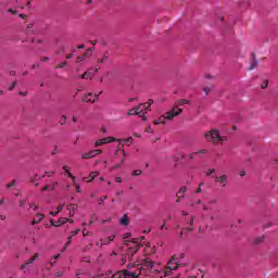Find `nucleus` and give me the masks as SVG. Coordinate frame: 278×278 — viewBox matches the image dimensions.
Masks as SVG:
<instances>
[{"label": "nucleus", "mask_w": 278, "mask_h": 278, "mask_svg": "<svg viewBox=\"0 0 278 278\" xmlns=\"http://www.w3.org/2000/svg\"><path fill=\"white\" fill-rule=\"evenodd\" d=\"M204 138L213 144H223V142H227V136H220V131L217 129H212L204 134Z\"/></svg>", "instance_id": "f257e3e1"}, {"label": "nucleus", "mask_w": 278, "mask_h": 278, "mask_svg": "<svg viewBox=\"0 0 278 278\" xmlns=\"http://www.w3.org/2000/svg\"><path fill=\"white\" fill-rule=\"evenodd\" d=\"M184 112V109H172L166 113L165 116H160L156 121H154V125H166V121H173L175 116H179Z\"/></svg>", "instance_id": "f03ea898"}, {"label": "nucleus", "mask_w": 278, "mask_h": 278, "mask_svg": "<svg viewBox=\"0 0 278 278\" xmlns=\"http://www.w3.org/2000/svg\"><path fill=\"white\" fill-rule=\"evenodd\" d=\"M154 266L155 263L147 257L141 262V268L138 269L137 275H149V273H153Z\"/></svg>", "instance_id": "7ed1b4c3"}, {"label": "nucleus", "mask_w": 278, "mask_h": 278, "mask_svg": "<svg viewBox=\"0 0 278 278\" xmlns=\"http://www.w3.org/2000/svg\"><path fill=\"white\" fill-rule=\"evenodd\" d=\"M179 266H184V264H179L177 262V258L175 256H173L168 264H167V267L165 269V277H168V275H170V271L172 270H177L179 268Z\"/></svg>", "instance_id": "20e7f679"}, {"label": "nucleus", "mask_w": 278, "mask_h": 278, "mask_svg": "<svg viewBox=\"0 0 278 278\" xmlns=\"http://www.w3.org/2000/svg\"><path fill=\"white\" fill-rule=\"evenodd\" d=\"M111 278H138V271L119 270L116 271Z\"/></svg>", "instance_id": "39448f33"}, {"label": "nucleus", "mask_w": 278, "mask_h": 278, "mask_svg": "<svg viewBox=\"0 0 278 278\" xmlns=\"http://www.w3.org/2000/svg\"><path fill=\"white\" fill-rule=\"evenodd\" d=\"M213 179L219 184L220 188H227V184H229V177L227 175L213 176Z\"/></svg>", "instance_id": "423d86ee"}, {"label": "nucleus", "mask_w": 278, "mask_h": 278, "mask_svg": "<svg viewBox=\"0 0 278 278\" xmlns=\"http://www.w3.org/2000/svg\"><path fill=\"white\" fill-rule=\"evenodd\" d=\"M142 108H146V104H139L138 106L130 109L128 111V116H138L142 114Z\"/></svg>", "instance_id": "0eeeda50"}, {"label": "nucleus", "mask_w": 278, "mask_h": 278, "mask_svg": "<svg viewBox=\"0 0 278 278\" xmlns=\"http://www.w3.org/2000/svg\"><path fill=\"white\" fill-rule=\"evenodd\" d=\"M100 93H94V99H92V92H89L84 96L83 101L84 103H96V101L99 99Z\"/></svg>", "instance_id": "6e6552de"}, {"label": "nucleus", "mask_w": 278, "mask_h": 278, "mask_svg": "<svg viewBox=\"0 0 278 278\" xmlns=\"http://www.w3.org/2000/svg\"><path fill=\"white\" fill-rule=\"evenodd\" d=\"M40 254L35 253L33 257H30L28 261H26L22 266H21V270H25V268H27V266H29V264H33L35 261L38 260Z\"/></svg>", "instance_id": "1a4fd4ad"}, {"label": "nucleus", "mask_w": 278, "mask_h": 278, "mask_svg": "<svg viewBox=\"0 0 278 278\" xmlns=\"http://www.w3.org/2000/svg\"><path fill=\"white\" fill-rule=\"evenodd\" d=\"M188 103H190L189 100L180 99L177 102H175L173 110H175V112H177V110H180L179 108H181V105H188Z\"/></svg>", "instance_id": "9d476101"}, {"label": "nucleus", "mask_w": 278, "mask_h": 278, "mask_svg": "<svg viewBox=\"0 0 278 278\" xmlns=\"http://www.w3.org/2000/svg\"><path fill=\"white\" fill-rule=\"evenodd\" d=\"M140 247H142V244H138L135 248H129L128 249V257H130V260L134 257V255H136V253H138V251H140Z\"/></svg>", "instance_id": "9b49d317"}, {"label": "nucleus", "mask_w": 278, "mask_h": 278, "mask_svg": "<svg viewBox=\"0 0 278 278\" xmlns=\"http://www.w3.org/2000/svg\"><path fill=\"white\" fill-rule=\"evenodd\" d=\"M98 175H99V172H91L89 174V180H88V177H84L83 181H86L87 184H90V182L94 181V178L98 177Z\"/></svg>", "instance_id": "f8f14e48"}, {"label": "nucleus", "mask_w": 278, "mask_h": 278, "mask_svg": "<svg viewBox=\"0 0 278 278\" xmlns=\"http://www.w3.org/2000/svg\"><path fill=\"white\" fill-rule=\"evenodd\" d=\"M102 144H110V142H121V139H116L114 137H106V138H102Z\"/></svg>", "instance_id": "ddd939ff"}, {"label": "nucleus", "mask_w": 278, "mask_h": 278, "mask_svg": "<svg viewBox=\"0 0 278 278\" xmlns=\"http://www.w3.org/2000/svg\"><path fill=\"white\" fill-rule=\"evenodd\" d=\"M110 60V52H104L101 59H98V64H105Z\"/></svg>", "instance_id": "4468645a"}, {"label": "nucleus", "mask_w": 278, "mask_h": 278, "mask_svg": "<svg viewBox=\"0 0 278 278\" xmlns=\"http://www.w3.org/2000/svg\"><path fill=\"white\" fill-rule=\"evenodd\" d=\"M77 204H68L67 210L70 212V216H75V212H77Z\"/></svg>", "instance_id": "2eb2a0df"}, {"label": "nucleus", "mask_w": 278, "mask_h": 278, "mask_svg": "<svg viewBox=\"0 0 278 278\" xmlns=\"http://www.w3.org/2000/svg\"><path fill=\"white\" fill-rule=\"evenodd\" d=\"M45 215L42 213L36 214V218L33 219L31 225H38L41 220H43Z\"/></svg>", "instance_id": "dca6fc26"}, {"label": "nucleus", "mask_w": 278, "mask_h": 278, "mask_svg": "<svg viewBox=\"0 0 278 278\" xmlns=\"http://www.w3.org/2000/svg\"><path fill=\"white\" fill-rule=\"evenodd\" d=\"M70 177L73 181V186L77 189V192L80 193L81 192V190H80L81 187L77 184V180L75 179V176H73V174H70Z\"/></svg>", "instance_id": "f3484780"}, {"label": "nucleus", "mask_w": 278, "mask_h": 278, "mask_svg": "<svg viewBox=\"0 0 278 278\" xmlns=\"http://www.w3.org/2000/svg\"><path fill=\"white\" fill-rule=\"evenodd\" d=\"M113 240H114V236L113 237H109L106 240L101 239L100 240L101 241L100 248H103V247L110 244V242H112Z\"/></svg>", "instance_id": "a211bd4d"}, {"label": "nucleus", "mask_w": 278, "mask_h": 278, "mask_svg": "<svg viewBox=\"0 0 278 278\" xmlns=\"http://www.w3.org/2000/svg\"><path fill=\"white\" fill-rule=\"evenodd\" d=\"M121 225H124L125 227H127V225H129V216L124 215L121 220H119Z\"/></svg>", "instance_id": "6ab92c4d"}, {"label": "nucleus", "mask_w": 278, "mask_h": 278, "mask_svg": "<svg viewBox=\"0 0 278 278\" xmlns=\"http://www.w3.org/2000/svg\"><path fill=\"white\" fill-rule=\"evenodd\" d=\"M258 66V61L257 59H254L251 64H250V67L248 68V71H254V68H257Z\"/></svg>", "instance_id": "aec40b11"}, {"label": "nucleus", "mask_w": 278, "mask_h": 278, "mask_svg": "<svg viewBox=\"0 0 278 278\" xmlns=\"http://www.w3.org/2000/svg\"><path fill=\"white\" fill-rule=\"evenodd\" d=\"M90 157H94V155L92 154V151H89V152L84 153V154L81 155V159H83V160H90Z\"/></svg>", "instance_id": "412c9836"}, {"label": "nucleus", "mask_w": 278, "mask_h": 278, "mask_svg": "<svg viewBox=\"0 0 278 278\" xmlns=\"http://www.w3.org/2000/svg\"><path fill=\"white\" fill-rule=\"evenodd\" d=\"M86 58H88V51L87 52H85L83 55H79L78 58H77V64H79V62H84V60H86Z\"/></svg>", "instance_id": "4be33fe9"}, {"label": "nucleus", "mask_w": 278, "mask_h": 278, "mask_svg": "<svg viewBox=\"0 0 278 278\" xmlns=\"http://www.w3.org/2000/svg\"><path fill=\"white\" fill-rule=\"evenodd\" d=\"M264 236L257 237L256 239H254V244L260 245L262 244V242H264Z\"/></svg>", "instance_id": "5701e85b"}, {"label": "nucleus", "mask_w": 278, "mask_h": 278, "mask_svg": "<svg viewBox=\"0 0 278 278\" xmlns=\"http://www.w3.org/2000/svg\"><path fill=\"white\" fill-rule=\"evenodd\" d=\"M203 186H205V182L199 184V188L195 190V194H201V192H203Z\"/></svg>", "instance_id": "b1692460"}, {"label": "nucleus", "mask_w": 278, "mask_h": 278, "mask_svg": "<svg viewBox=\"0 0 278 278\" xmlns=\"http://www.w3.org/2000/svg\"><path fill=\"white\" fill-rule=\"evenodd\" d=\"M123 142H125L126 144H131L134 142V137H128L126 139H123Z\"/></svg>", "instance_id": "393cba45"}, {"label": "nucleus", "mask_w": 278, "mask_h": 278, "mask_svg": "<svg viewBox=\"0 0 278 278\" xmlns=\"http://www.w3.org/2000/svg\"><path fill=\"white\" fill-rule=\"evenodd\" d=\"M66 223H68V218H66V217H61V218L59 219V226H60V225H64V224H66Z\"/></svg>", "instance_id": "a878e982"}, {"label": "nucleus", "mask_w": 278, "mask_h": 278, "mask_svg": "<svg viewBox=\"0 0 278 278\" xmlns=\"http://www.w3.org/2000/svg\"><path fill=\"white\" fill-rule=\"evenodd\" d=\"M140 175H142V169H137L132 172L134 177H140Z\"/></svg>", "instance_id": "bb28decb"}, {"label": "nucleus", "mask_w": 278, "mask_h": 278, "mask_svg": "<svg viewBox=\"0 0 278 278\" xmlns=\"http://www.w3.org/2000/svg\"><path fill=\"white\" fill-rule=\"evenodd\" d=\"M66 115H62L61 118H60V125H66Z\"/></svg>", "instance_id": "cd10ccee"}, {"label": "nucleus", "mask_w": 278, "mask_h": 278, "mask_svg": "<svg viewBox=\"0 0 278 278\" xmlns=\"http://www.w3.org/2000/svg\"><path fill=\"white\" fill-rule=\"evenodd\" d=\"M216 203H218V200L216 198H213L207 202V205H216Z\"/></svg>", "instance_id": "c85d7f7f"}, {"label": "nucleus", "mask_w": 278, "mask_h": 278, "mask_svg": "<svg viewBox=\"0 0 278 278\" xmlns=\"http://www.w3.org/2000/svg\"><path fill=\"white\" fill-rule=\"evenodd\" d=\"M14 186H16V179H13L9 185H7V188L10 190V188H14Z\"/></svg>", "instance_id": "c756f323"}, {"label": "nucleus", "mask_w": 278, "mask_h": 278, "mask_svg": "<svg viewBox=\"0 0 278 278\" xmlns=\"http://www.w3.org/2000/svg\"><path fill=\"white\" fill-rule=\"evenodd\" d=\"M68 65V61H64L62 63H60L56 68H64V66H67Z\"/></svg>", "instance_id": "7c9ffc66"}, {"label": "nucleus", "mask_w": 278, "mask_h": 278, "mask_svg": "<svg viewBox=\"0 0 278 278\" xmlns=\"http://www.w3.org/2000/svg\"><path fill=\"white\" fill-rule=\"evenodd\" d=\"M214 173H216V169H215V168H211V169H207V170H206L207 177L214 175Z\"/></svg>", "instance_id": "2f4dec72"}, {"label": "nucleus", "mask_w": 278, "mask_h": 278, "mask_svg": "<svg viewBox=\"0 0 278 278\" xmlns=\"http://www.w3.org/2000/svg\"><path fill=\"white\" fill-rule=\"evenodd\" d=\"M187 190H188V187L180 188V190L177 193V197H179V194H181V193L184 194Z\"/></svg>", "instance_id": "473e14b6"}, {"label": "nucleus", "mask_w": 278, "mask_h": 278, "mask_svg": "<svg viewBox=\"0 0 278 278\" xmlns=\"http://www.w3.org/2000/svg\"><path fill=\"white\" fill-rule=\"evenodd\" d=\"M50 223H51L52 227H60V223L55 222L54 219H50Z\"/></svg>", "instance_id": "72a5a7b5"}, {"label": "nucleus", "mask_w": 278, "mask_h": 278, "mask_svg": "<svg viewBox=\"0 0 278 278\" xmlns=\"http://www.w3.org/2000/svg\"><path fill=\"white\" fill-rule=\"evenodd\" d=\"M207 153V150L206 149H202V150H199L195 152V155H201V154H205Z\"/></svg>", "instance_id": "f704fd0d"}, {"label": "nucleus", "mask_w": 278, "mask_h": 278, "mask_svg": "<svg viewBox=\"0 0 278 278\" xmlns=\"http://www.w3.org/2000/svg\"><path fill=\"white\" fill-rule=\"evenodd\" d=\"M262 90H266L268 88V80H264L263 85L261 86Z\"/></svg>", "instance_id": "c9c22d12"}, {"label": "nucleus", "mask_w": 278, "mask_h": 278, "mask_svg": "<svg viewBox=\"0 0 278 278\" xmlns=\"http://www.w3.org/2000/svg\"><path fill=\"white\" fill-rule=\"evenodd\" d=\"M91 153L93 154V157L96 155H101V150H91Z\"/></svg>", "instance_id": "e433bc0d"}, {"label": "nucleus", "mask_w": 278, "mask_h": 278, "mask_svg": "<svg viewBox=\"0 0 278 278\" xmlns=\"http://www.w3.org/2000/svg\"><path fill=\"white\" fill-rule=\"evenodd\" d=\"M16 80H14L13 83H12V85L9 87V90L10 91H12V90H14V88H16Z\"/></svg>", "instance_id": "4c0bfd02"}, {"label": "nucleus", "mask_w": 278, "mask_h": 278, "mask_svg": "<svg viewBox=\"0 0 278 278\" xmlns=\"http://www.w3.org/2000/svg\"><path fill=\"white\" fill-rule=\"evenodd\" d=\"M34 27V24H28L27 25V30H26V34H31V28Z\"/></svg>", "instance_id": "58836bf2"}, {"label": "nucleus", "mask_w": 278, "mask_h": 278, "mask_svg": "<svg viewBox=\"0 0 278 278\" xmlns=\"http://www.w3.org/2000/svg\"><path fill=\"white\" fill-rule=\"evenodd\" d=\"M83 236L86 238L87 236H92V232L86 231V229L83 230Z\"/></svg>", "instance_id": "ea45409f"}, {"label": "nucleus", "mask_w": 278, "mask_h": 278, "mask_svg": "<svg viewBox=\"0 0 278 278\" xmlns=\"http://www.w3.org/2000/svg\"><path fill=\"white\" fill-rule=\"evenodd\" d=\"M147 134H153V127L149 126L146 128Z\"/></svg>", "instance_id": "a19ab883"}, {"label": "nucleus", "mask_w": 278, "mask_h": 278, "mask_svg": "<svg viewBox=\"0 0 278 278\" xmlns=\"http://www.w3.org/2000/svg\"><path fill=\"white\" fill-rule=\"evenodd\" d=\"M140 118H142V121H147V113H140L139 114Z\"/></svg>", "instance_id": "79ce46f5"}, {"label": "nucleus", "mask_w": 278, "mask_h": 278, "mask_svg": "<svg viewBox=\"0 0 278 278\" xmlns=\"http://www.w3.org/2000/svg\"><path fill=\"white\" fill-rule=\"evenodd\" d=\"M63 170L67 173L68 177H71V170L68 169V166H63Z\"/></svg>", "instance_id": "37998d69"}, {"label": "nucleus", "mask_w": 278, "mask_h": 278, "mask_svg": "<svg viewBox=\"0 0 278 278\" xmlns=\"http://www.w3.org/2000/svg\"><path fill=\"white\" fill-rule=\"evenodd\" d=\"M190 231H194V228L189 227L185 229V233H190Z\"/></svg>", "instance_id": "c03bdc74"}, {"label": "nucleus", "mask_w": 278, "mask_h": 278, "mask_svg": "<svg viewBox=\"0 0 278 278\" xmlns=\"http://www.w3.org/2000/svg\"><path fill=\"white\" fill-rule=\"evenodd\" d=\"M27 203V201L25 200H21L20 201V207H25V204Z\"/></svg>", "instance_id": "a18cd8bd"}, {"label": "nucleus", "mask_w": 278, "mask_h": 278, "mask_svg": "<svg viewBox=\"0 0 278 278\" xmlns=\"http://www.w3.org/2000/svg\"><path fill=\"white\" fill-rule=\"evenodd\" d=\"M189 225H190V227H192V225H194V216L190 217Z\"/></svg>", "instance_id": "49530a36"}, {"label": "nucleus", "mask_w": 278, "mask_h": 278, "mask_svg": "<svg viewBox=\"0 0 278 278\" xmlns=\"http://www.w3.org/2000/svg\"><path fill=\"white\" fill-rule=\"evenodd\" d=\"M101 144H103V142H102V140L100 139V140L96 141L94 147H101Z\"/></svg>", "instance_id": "de8ad7c7"}, {"label": "nucleus", "mask_w": 278, "mask_h": 278, "mask_svg": "<svg viewBox=\"0 0 278 278\" xmlns=\"http://www.w3.org/2000/svg\"><path fill=\"white\" fill-rule=\"evenodd\" d=\"M115 181H116V184H122L123 182V178H121V177H115Z\"/></svg>", "instance_id": "09e8293b"}, {"label": "nucleus", "mask_w": 278, "mask_h": 278, "mask_svg": "<svg viewBox=\"0 0 278 278\" xmlns=\"http://www.w3.org/2000/svg\"><path fill=\"white\" fill-rule=\"evenodd\" d=\"M55 153H58V146H54V149L51 152V155H55Z\"/></svg>", "instance_id": "8fccbe9b"}, {"label": "nucleus", "mask_w": 278, "mask_h": 278, "mask_svg": "<svg viewBox=\"0 0 278 278\" xmlns=\"http://www.w3.org/2000/svg\"><path fill=\"white\" fill-rule=\"evenodd\" d=\"M46 175H47L48 177H52V175H55V172H46Z\"/></svg>", "instance_id": "3c124183"}, {"label": "nucleus", "mask_w": 278, "mask_h": 278, "mask_svg": "<svg viewBox=\"0 0 278 278\" xmlns=\"http://www.w3.org/2000/svg\"><path fill=\"white\" fill-rule=\"evenodd\" d=\"M211 90H212V89H210V87H205V88H204L205 94H210Z\"/></svg>", "instance_id": "603ef678"}, {"label": "nucleus", "mask_w": 278, "mask_h": 278, "mask_svg": "<svg viewBox=\"0 0 278 278\" xmlns=\"http://www.w3.org/2000/svg\"><path fill=\"white\" fill-rule=\"evenodd\" d=\"M210 211V206H207L206 204H203V212H208Z\"/></svg>", "instance_id": "864d4df0"}, {"label": "nucleus", "mask_w": 278, "mask_h": 278, "mask_svg": "<svg viewBox=\"0 0 278 278\" xmlns=\"http://www.w3.org/2000/svg\"><path fill=\"white\" fill-rule=\"evenodd\" d=\"M86 77H89L90 79H92V74L90 72H85Z\"/></svg>", "instance_id": "5fc2aeb1"}, {"label": "nucleus", "mask_w": 278, "mask_h": 278, "mask_svg": "<svg viewBox=\"0 0 278 278\" xmlns=\"http://www.w3.org/2000/svg\"><path fill=\"white\" fill-rule=\"evenodd\" d=\"M147 104H148V108H151V105H153V100L152 99L148 100Z\"/></svg>", "instance_id": "6e6d98bb"}, {"label": "nucleus", "mask_w": 278, "mask_h": 278, "mask_svg": "<svg viewBox=\"0 0 278 278\" xmlns=\"http://www.w3.org/2000/svg\"><path fill=\"white\" fill-rule=\"evenodd\" d=\"M56 210H58L56 212H59V213L62 212V210H64V204L63 205H59Z\"/></svg>", "instance_id": "4d7b16f0"}, {"label": "nucleus", "mask_w": 278, "mask_h": 278, "mask_svg": "<svg viewBox=\"0 0 278 278\" xmlns=\"http://www.w3.org/2000/svg\"><path fill=\"white\" fill-rule=\"evenodd\" d=\"M105 204V201L103 200V198H100L99 199V205H104Z\"/></svg>", "instance_id": "13d9d810"}, {"label": "nucleus", "mask_w": 278, "mask_h": 278, "mask_svg": "<svg viewBox=\"0 0 278 278\" xmlns=\"http://www.w3.org/2000/svg\"><path fill=\"white\" fill-rule=\"evenodd\" d=\"M41 62H49V58L48 56H41Z\"/></svg>", "instance_id": "bf43d9fd"}, {"label": "nucleus", "mask_w": 278, "mask_h": 278, "mask_svg": "<svg viewBox=\"0 0 278 278\" xmlns=\"http://www.w3.org/2000/svg\"><path fill=\"white\" fill-rule=\"evenodd\" d=\"M77 233H79V229H76V230L72 231V237L77 236Z\"/></svg>", "instance_id": "052dcab7"}, {"label": "nucleus", "mask_w": 278, "mask_h": 278, "mask_svg": "<svg viewBox=\"0 0 278 278\" xmlns=\"http://www.w3.org/2000/svg\"><path fill=\"white\" fill-rule=\"evenodd\" d=\"M239 175H240V177H244V175H247V172L245 170H241V172H239Z\"/></svg>", "instance_id": "680f3d73"}, {"label": "nucleus", "mask_w": 278, "mask_h": 278, "mask_svg": "<svg viewBox=\"0 0 278 278\" xmlns=\"http://www.w3.org/2000/svg\"><path fill=\"white\" fill-rule=\"evenodd\" d=\"M60 214L58 211L56 212H50V216H58Z\"/></svg>", "instance_id": "e2e57ef3"}, {"label": "nucleus", "mask_w": 278, "mask_h": 278, "mask_svg": "<svg viewBox=\"0 0 278 278\" xmlns=\"http://www.w3.org/2000/svg\"><path fill=\"white\" fill-rule=\"evenodd\" d=\"M142 105H146V106H142V111L143 110H149V108H150L149 104H147V103H143Z\"/></svg>", "instance_id": "0e129e2a"}, {"label": "nucleus", "mask_w": 278, "mask_h": 278, "mask_svg": "<svg viewBox=\"0 0 278 278\" xmlns=\"http://www.w3.org/2000/svg\"><path fill=\"white\" fill-rule=\"evenodd\" d=\"M92 247H93V244H92V243H89L86 249H87L88 251H90V249H92Z\"/></svg>", "instance_id": "69168bd1"}, {"label": "nucleus", "mask_w": 278, "mask_h": 278, "mask_svg": "<svg viewBox=\"0 0 278 278\" xmlns=\"http://www.w3.org/2000/svg\"><path fill=\"white\" fill-rule=\"evenodd\" d=\"M39 67H40V65L38 63L33 64V68H39Z\"/></svg>", "instance_id": "338daca9"}, {"label": "nucleus", "mask_w": 278, "mask_h": 278, "mask_svg": "<svg viewBox=\"0 0 278 278\" xmlns=\"http://www.w3.org/2000/svg\"><path fill=\"white\" fill-rule=\"evenodd\" d=\"M8 12H10V14H16V11L9 9Z\"/></svg>", "instance_id": "774afa93"}]
</instances>
